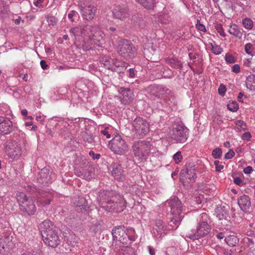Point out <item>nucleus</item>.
<instances>
[{
    "instance_id": "nucleus-33",
    "label": "nucleus",
    "mask_w": 255,
    "mask_h": 255,
    "mask_svg": "<svg viewBox=\"0 0 255 255\" xmlns=\"http://www.w3.org/2000/svg\"><path fill=\"white\" fill-rule=\"evenodd\" d=\"M136 1L148 9H153L156 3L155 0H136Z\"/></svg>"
},
{
    "instance_id": "nucleus-23",
    "label": "nucleus",
    "mask_w": 255,
    "mask_h": 255,
    "mask_svg": "<svg viewBox=\"0 0 255 255\" xmlns=\"http://www.w3.org/2000/svg\"><path fill=\"white\" fill-rule=\"evenodd\" d=\"M238 203L241 210L244 212L248 211L251 207L250 198L247 195L241 196L238 198Z\"/></svg>"
},
{
    "instance_id": "nucleus-37",
    "label": "nucleus",
    "mask_w": 255,
    "mask_h": 255,
    "mask_svg": "<svg viewBox=\"0 0 255 255\" xmlns=\"http://www.w3.org/2000/svg\"><path fill=\"white\" fill-rule=\"evenodd\" d=\"M198 223L200 224H209L210 223V219L206 213H201L197 219Z\"/></svg>"
},
{
    "instance_id": "nucleus-57",
    "label": "nucleus",
    "mask_w": 255,
    "mask_h": 255,
    "mask_svg": "<svg viewBox=\"0 0 255 255\" xmlns=\"http://www.w3.org/2000/svg\"><path fill=\"white\" fill-rule=\"evenodd\" d=\"M251 137V133L249 132H246L242 135V139L246 140H249Z\"/></svg>"
},
{
    "instance_id": "nucleus-47",
    "label": "nucleus",
    "mask_w": 255,
    "mask_h": 255,
    "mask_svg": "<svg viewBox=\"0 0 255 255\" xmlns=\"http://www.w3.org/2000/svg\"><path fill=\"white\" fill-rule=\"evenodd\" d=\"M254 50V45L251 43H247L245 46V51L248 54H252Z\"/></svg>"
},
{
    "instance_id": "nucleus-25",
    "label": "nucleus",
    "mask_w": 255,
    "mask_h": 255,
    "mask_svg": "<svg viewBox=\"0 0 255 255\" xmlns=\"http://www.w3.org/2000/svg\"><path fill=\"white\" fill-rule=\"evenodd\" d=\"M228 32L234 37L241 39L243 36V29L235 23L231 24L228 29Z\"/></svg>"
},
{
    "instance_id": "nucleus-49",
    "label": "nucleus",
    "mask_w": 255,
    "mask_h": 255,
    "mask_svg": "<svg viewBox=\"0 0 255 255\" xmlns=\"http://www.w3.org/2000/svg\"><path fill=\"white\" fill-rule=\"evenodd\" d=\"M225 59L227 63L233 64L236 62L235 58L229 53H227Z\"/></svg>"
},
{
    "instance_id": "nucleus-40",
    "label": "nucleus",
    "mask_w": 255,
    "mask_h": 255,
    "mask_svg": "<svg viewBox=\"0 0 255 255\" xmlns=\"http://www.w3.org/2000/svg\"><path fill=\"white\" fill-rule=\"evenodd\" d=\"M227 244L230 247H234L238 242V239L235 236H230L225 239Z\"/></svg>"
},
{
    "instance_id": "nucleus-29",
    "label": "nucleus",
    "mask_w": 255,
    "mask_h": 255,
    "mask_svg": "<svg viewBox=\"0 0 255 255\" xmlns=\"http://www.w3.org/2000/svg\"><path fill=\"white\" fill-rule=\"evenodd\" d=\"M127 66L126 64L122 61H118L117 59H115L114 63H113V68L112 71L117 73H122L126 70Z\"/></svg>"
},
{
    "instance_id": "nucleus-13",
    "label": "nucleus",
    "mask_w": 255,
    "mask_h": 255,
    "mask_svg": "<svg viewBox=\"0 0 255 255\" xmlns=\"http://www.w3.org/2000/svg\"><path fill=\"white\" fill-rule=\"evenodd\" d=\"M211 231L209 224H197L196 229L188 233L187 237L190 239L196 240L207 235Z\"/></svg>"
},
{
    "instance_id": "nucleus-10",
    "label": "nucleus",
    "mask_w": 255,
    "mask_h": 255,
    "mask_svg": "<svg viewBox=\"0 0 255 255\" xmlns=\"http://www.w3.org/2000/svg\"><path fill=\"white\" fill-rule=\"evenodd\" d=\"M109 146L113 152L119 155L125 154L128 148L126 141L119 134L116 135L109 142Z\"/></svg>"
},
{
    "instance_id": "nucleus-26",
    "label": "nucleus",
    "mask_w": 255,
    "mask_h": 255,
    "mask_svg": "<svg viewBox=\"0 0 255 255\" xmlns=\"http://www.w3.org/2000/svg\"><path fill=\"white\" fill-rule=\"evenodd\" d=\"M98 27L96 25L92 26L90 25H87L84 26H82L81 29V35H83L85 36H87L88 39H89L92 36L95 31L97 30Z\"/></svg>"
},
{
    "instance_id": "nucleus-41",
    "label": "nucleus",
    "mask_w": 255,
    "mask_h": 255,
    "mask_svg": "<svg viewBox=\"0 0 255 255\" xmlns=\"http://www.w3.org/2000/svg\"><path fill=\"white\" fill-rule=\"evenodd\" d=\"M68 17L71 22H74L77 20L79 17L78 13L75 10H71L68 14Z\"/></svg>"
},
{
    "instance_id": "nucleus-15",
    "label": "nucleus",
    "mask_w": 255,
    "mask_h": 255,
    "mask_svg": "<svg viewBox=\"0 0 255 255\" xmlns=\"http://www.w3.org/2000/svg\"><path fill=\"white\" fill-rule=\"evenodd\" d=\"M121 95L120 101L121 104L124 105H128L131 104L134 98L133 92L130 88L121 87L119 90Z\"/></svg>"
},
{
    "instance_id": "nucleus-11",
    "label": "nucleus",
    "mask_w": 255,
    "mask_h": 255,
    "mask_svg": "<svg viewBox=\"0 0 255 255\" xmlns=\"http://www.w3.org/2000/svg\"><path fill=\"white\" fill-rule=\"evenodd\" d=\"M132 125L135 133L139 138L143 137L149 132V124L142 118H136L133 121Z\"/></svg>"
},
{
    "instance_id": "nucleus-64",
    "label": "nucleus",
    "mask_w": 255,
    "mask_h": 255,
    "mask_svg": "<svg viewBox=\"0 0 255 255\" xmlns=\"http://www.w3.org/2000/svg\"><path fill=\"white\" fill-rule=\"evenodd\" d=\"M236 125L237 126L240 127L241 128H244V127H245V126H246L244 122L242 120L237 121Z\"/></svg>"
},
{
    "instance_id": "nucleus-45",
    "label": "nucleus",
    "mask_w": 255,
    "mask_h": 255,
    "mask_svg": "<svg viewBox=\"0 0 255 255\" xmlns=\"http://www.w3.org/2000/svg\"><path fill=\"white\" fill-rule=\"evenodd\" d=\"M82 26L75 27L70 30V33L73 36H79L81 33Z\"/></svg>"
},
{
    "instance_id": "nucleus-21",
    "label": "nucleus",
    "mask_w": 255,
    "mask_h": 255,
    "mask_svg": "<svg viewBox=\"0 0 255 255\" xmlns=\"http://www.w3.org/2000/svg\"><path fill=\"white\" fill-rule=\"evenodd\" d=\"M52 179V175L50 174V171L47 168L41 170L37 178L38 182L43 185L50 183Z\"/></svg>"
},
{
    "instance_id": "nucleus-39",
    "label": "nucleus",
    "mask_w": 255,
    "mask_h": 255,
    "mask_svg": "<svg viewBox=\"0 0 255 255\" xmlns=\"http://www.w3.org/2000/svg\"><path fill=\"white\" fill-rule=\"evenodd\" d=\"M242 23L244 27L251 30L253 27L254 23L253 21L249 18H245L243 20Z\"/></svg>"
},
{
    "instance_id": "nucleus-9",
    "label": "nucleus",
    "mask_w": 255,
    "mask_h": 255,
    "mask_svg": "<svg viewBox=\"0 0 255 255\" xmlns=\"http://www.w3.org/2000/svg\"><path fill=\"white\" fill-rule=\"evenodd\" d=\"M136 51V48L130 41L125 39L119 41L117 51L120 55L126 59L134 57Z\"/></svg>"
},
{
    "instance_id": "nucleus-58",
    "label": "nucleus",
    "mask_w": 255,
    "mask_h": 255,
    "mask_svg": "<svg viewBox=\"0 0 255 255\" xmlns=\"http://www.w3.org/2000/svg\"><path fill=\"white\" fill-rule=\"evenodd\" d=\"M128 72V77L130 78H134L135 77V70L133 68H129Z\"/></svg>"
},
{
    "instance_id": "nucleus-24",
    "label": "nucleus",
    "mask_w": 255,
    "mask_h": 255,
    "mask_svg": "<svg viewBox=\"0 0 255 255\" xmlns=\"http://www.w3.org/2000/svg\"><path fill=\"white\" fill-rule=\"evenodd\" d=\"M11 239L9 237L4 236L0 239V254H4L8 252L11 246Z\"/></svg>"
},
{
    "instance_id": "nucleus-62",
    "label": "nucleus",
    "mask_w": 255,
    "mask_h": 255,
    "mask_svg": "<svg viewBox=\"0 0 255 255\" xmlns=\"http://www.w3.org/2000/svg\"><path fill=\"white\" fill-rule=\"evenodd\" d=\"M196 26L198 29L201 31L204 32L206 31L205 27L203 24H201L200 23H197V24H196Z\"/></svg>"
},
{
    "instance_id": "nucleus-30",
    "label": "nucleus",
    "mask_w": 255,
    "mask_h": 255,
    "mask_svg": "<svg viewBox=\"0 0 255 255\" xmlns=\"http://www.w3.org/2000/svg\"><path fill=\"white\" fill-rule=\"evenodd\" d=\"M154 230L156 231L158 235L161 236L164 234L166 226L162 221L157 219L155 220Z\"/></svg>"
},
{
    "instance_id": "nucleus-63",
    "label": "nucleus",
    "mask_w": 255,
    "mask_h": 255,
    "mask_svg": "<svg viewBox=\"0 0 255 255\" xmlns=\"http://www.w3.org/2000/svg\"><path fill=\"white\" fill-rule=\"evenodd\" d=\"M40 66L41 68L43 69H46L48 67V65L46 64V62L44 60H41L40 62Z\"/></svg>"
},
{
    "instance_id": "nucleus-61",
    "label": "nucleus",
    "mask_w": 255,
    "mask_h": 255,
    "mask_svg": "<svg viewBox=\"0 0 255 255\" xmlns=\"http://www.w3.org/2000/svg\"><path fill=\"white\" fill-rule=\"evenodd\" d=\"M234 183L237 185H241L243 182L242 180L240 177H236L234 178Z\"/></svg>"
},
{
    "instance_id": "nucleus-6",
    "label": "nucleus",
    "mask_w": 255,
    "mask_h": 255,
    "mask_svg": "<svg viewBox=\"0 0 255 255\" xmlns=\"http://www.w3.org/2000/svg\"><path fill=\"white\" fill-rule=\"evenodd\" d=\"M16 200L19 206L20 211L29 216L35 214L36 207L33 200L26 196L23 192H17Z\"/></svg>"
},
{
    "instance_id": "nucleus-22",
    "label": "nucleus",
    "mask_w": 255,
    "mask_h": 255,
    "mask_svg": "<svg viewBox=\"0 0 255 255\" xmlns=\"http://www.w3.org/2000/svg\"><path fill=\"white\" fill-rule=\"evenodd\" d=\"M112 234L114 239L123 242H124L125 239L128 236L127 234L124 230V227L122 226L115 227L112 230Z\"/></svg>"
},
{
    "instance_id": "nucleus-60",
    "label": "nucleus",
    "mask_w": 255,
    "mask_h": 255,
    "mask_svg": "<svg viewBox=\"0 0 255 255\" xmlns=\"http://www.w3.org/2000/svg\"><path fill=\"white\" fill-rule=\"evenodd\" d=\"M232 68V71L236 73H238L240 71V67L238 64L233 65Z\"/></svg>"
},
{
    "instance_id": "nucleus-27",
    "label": "nucleus",
    "mask_w": 255,
    "mask_h": 255,
    "mask_svg": "<svg viewBox=\"0 0 255 255\" xmlns=\"http://www.w3.org/2000/svg\"><path fill=\"white\" fill-rule=\"evenodd\" d=\"M78 212H83L89 209L88 202L84 197L78 198L77 203L75 205Z\"/></svg>"
},
{
    "instance_id": "nucleus-54",
    "label": "nucleus",
    "mask_w": 255,
    "mask_h": 255,
    "mask_svg": "<svg viewBox=\"0 0 255 255\" xmlns=\"http://www.w3.org/2000/svg\"><path fill=\"white\" fill-rule=\"evenodd\" d=\"M226 87L223 84H221L218 88V93L219 95L223 96L225 94Z\"/></svg>"
},
{
    "instance_id": "nucleus-2",
    "label": "nucleus",
    "mask_w": 255,
    "mask_h": 255,
    "mask_svg": "<svg viewBox=\"0 0 255 255\" xmlns=\"http://www.w3.org/2000/svg\"><path fill=\"white\" fill-rule=\"evenodd\" d=\"M39 230L45 245L56 248L60 243V240L55 227L50 220H45L39 225Z\"/></svg>"
},
{
    "instance_id": "nucleus-56",
    "label": "nucleus",
    "mask_w": 255,
    "mask_h": 255,
    "mask_svg": "<svg viewBox=\"0 0 255 255\" xmlns=\"http://www.w3.org/2000/svg\"><path fill=\"white\" fill-rule=\"evenodd\" d=\"M89 154L94 160L99 159L101 157V155L100 154H96L92 150L89 151Z\"/></svg>"
},
{
    "instance_id": "nucleus-12",
    "label": "nucleus",
    "mask_w": 255,
    "mask_h": 255,
    "mask_svg": "<svg viewBox=\"0 0 255 255\" xmlns=\"http://www.w3.org/2000/svg\"><path fill=\"white\" fill-rule=\"evenodd\" d=\"M80 11L83 17L87 20H91L96 17L98 9L97 6L91 2H86L80 6Z\"/></svg>"
},
{
    "instance_id": "nucleus-7",
    "label": "nucleus",
    "mask_w": 255,
    "mask_h": 255,
    "mask_svg": "<svg viewBox=\"0 0 255 255\" xmlns=\"http://www.w3.org/2000/svg\"><path fill=\"white\" fill-rule=\"evenodd\" d=\"M171 209L172 217L171 218V226H177L179 225L183 217L181 215L183 206L181 201L177 197H174L167 201Z\"/></svg>"
},
{
    "instance_id": "nucleus-36",
    "label": "nucleus",
    "mask_w": 255,
    "mask_h": 255,
    "mask_svg": "<svg viewBox=\"0 0 255 255\" xmlns=\"http://www.w3.org/2000/svg\"><path fill=\"white\" fill-rule=\"evenodd\" d=\"M247 88L250 90H255V75L253 74L247 77L246 81Z\"/></svg>"
},
{
    "instance_id": "nucleus-46",
    "label": "nucleus",
    "mask_w": 255,
    "mask_h": 255,
    "mask_svg": "<svg viewBox=\"0 0 255 255\" xmlns=\"http://www.w3.org/2000/svg\"><path fill=\"white\" fill-rule=\"evenodd\" d=\"M212 47V51L216 55L220 54L222 51L223 49L219 45H214L213 44H211Z\"/></svg>"
},
{
    "instance_id": "nucleus-19",
    "label": "nucleus",
    "mask_w": 255,
    "mask_h": 255,
    "mask_svg": "<svg viewBox=\"0 0 255 255\" xmlns=\"http://www.w3.org/2000/svg\"><path fill=\"white\" fill-rule=\"evenodd\" d=\"M53 199L51 192L42 191L39 192L37 196V202L43 206L49 205Z\"/></svg>"
},
{
    "instance_id": "nucleus-50",
    "label": "nucleus",
    "mask_w": 255,
    "mask_h": 255,
    "mask_svg": "<svg viewBox=\"0 0 255 255\" xmlns=\"http://www.w3.org/2000/svg\"><path fill=\"white\" fill-rule=\"evenodd\" d=\"M160 20L163 23H167L171 20V17L168 13H164L160 17Z\"/></svg>"
},
{
    "instance_id": "nucleus-5",
    "label": "nucleus",
    "mask_w": 255,
    "mask_h": 255,
    "mask_svg": "<svg viewBox=\"0 0 255 255\" xmlns=\"http://www.w3.org/2000/svg\"><path fill=\"white\" fill-rule=\"evenodd\" d=\"M151 146L149 141L142 140L134 141L131 148L136 158L140 161H142L148 158L151 150Z\"/></svg>"
},
{
    "instance_id": "nucleus-4",
    "label": "nucleus",
    "mask_w": 255,
    "mask_h": 255,
    "mask_svg": "<svg viewBox=\"0 0 255 255\" xmlns=\"http://www.w3.org/2000/svg\"><path fill=\"white\" fill-rule=\"evenodd\" d=\"M188 130L182 122H176L171 126L168 135L177 143H184L188 137Z\"/></svg>"
},
{
    "instance_id": "nucleus-51",
    "label": "nucleus",
    "mask_w": 255,
    "mask_h": 255,
    "mask_svg": "<svg viewBox=\"0 0 255 255\" xmlns=\"http://www.w3.org/2000/svg\"><path fill=\"white\" fill-rule=\"evenodd\" d=\"M111 129H110L109 127H106L104 129L101 130V133L104 136H106L107 138H110L111 137Z\"/></svg>"
},
{
    "instance_id": "nucleus-43",
    "label": "nucleus",
    "mask_w": 255,
    "mask_h": 255,
    "mask_svg": "<svg viewBox=\"0 0 255 255\" xmlns=\"http://www.w3.org/2000/svg\"><path fill=\"white\" fill-rule=\"evenodd\" d=\"M46 20L49 26H53L55 25L58 21L57 19L52 15L47 16Z\"/></svg>"
},
{
    "instance_id": "nucleus-14",
    "label": "nucleus",
    "mask_w": 255,
    "mask_h": 255,
    "mask_svg": "<svg viewBox=\"0 0 255 255\" xmlns=\"http://www.w3.org/2000/svg\"><path fill=\"white\" fill-rule=\"evenodd\" d=\"M3 148L5 152L11 158H14L20 154V148L15 141L7 140L3 144Z\"/></svg>"
},
{
    "instance_id": "nucleus-48",
    "label": "nucleus",
    "mask_w": 255,
    "mask_h": 255,
    "mask_svg": "<svg viewBox=\"0 0 255 255\" xmlns=\"http://www.w3.org/2000/svg\"><path fill=\"white\" fill-rule=\"evenodd\" d=\"M173 157L176 164L180 163L183 159V157L180 151H177L175 153Z\"/></svg>"
},
{
    "instance_id": "nucleus-18",
    "label": "nucleus",
    "mask_w": 255,
    "mask_h": 255,
    "mask_svg": "<svg viewBox=\"0 0 255 255\" xmlns=\"http://www.w3.org/2000/svg\"><path fill=\"white\" fill-rule=\"evenodd\" d=\"M112 175L115 180L123 181L125 179V171L121 164L118 163L112 164Z\"/></svg>"
},
{
    "instance_id": "nucleus-31",
    "label": "nucleus",
    "mask_w": 255,
    "mask_h": 255,
    "mask_svg": "<svg viewBox=\"0 0 255 255\" xmlns=\"http://www.w3.org/2000/svg\"><path fill=\"white\" fill-rule=\"evenodd\" d=\"M162 101L168 106H175L177 104L174 93L171 90V93L165 95Z\"/></svg>"
},
{
    "instance_id": "nucleus-32",
    "label": "nucleus",
    "mask_w": 255,
    "mask_h": 255,
    "mask_svg": "<svg viewBox=\"0 0 255 255\" xmlns=\"http://www.w3.org/2000/svg\"><path fill=\"white\" fill-rule=\"evenodd\" d=\"M217 217L220 221H222L221 224L223 225H227V223L229 222L227 219L228 216L227 211L223 209H220L217 212Z\"/></svg>"
},
{
    "instance_id": "nucleus-38",
    "label": "nucleus",
    "mask_w": 255,
    "mask_h": 255,
    "mask_svg": "<svg viewBox=\"0 0 255 255\" xmlns=\"http://www.w3.org/2000/svg\"><path fill=\"white\" fill-rule=\"evenodd\" d=\"M75 174L77 176L83 179L89 180L91 178V176H90L89 173L85 172L84 169H81V170H76Z\"/></svg>"
},
{
    "instance_id": "nucleus-16",
    "label": "nucleus",
    "mask_w": 255,
    "mask_h": 255,
    "mask_svg": "<svg viewBox=\"0 0 255 255\" xmlns=\"http://www.w3.org/2000/svg\"><path fill=\"white\" fill-rule=\"evenodd\" d=\"M13 130V125L10 120L7 118L0 117V134H8Z\"/></svg>"
},
{
    "instance_id": "nucleus-1",
    "label": "nucleus",
    "mask_w": 255,
    "mask_h": 255,
    "mask_svg": "<svg viewBox=\"0 0 255 255\" xmlns=\"http://www.w3.org/2000/svg\"><path fill=\"white\" fill-rule=\"evenodd\" d=\"M98 199L101 207L109 212L120 213L126 207L127 202L123 196L114 191L101 190Z\"/></svg>"
},
{
    "instance_id": "nucleus-17",
    "label": "nucleus",
    "mask_w": 255,
    "mask_h": 255,
    "mask_svg": "<svg viewBox=\"0 0 255 255\" xmlns=\"http://www.w3.org/2000/svg\"><path fill=\"white\" fill-rule=\"evenodd\" d=\"M113 15L114 18L121 20H125L129 17V13L126 7L122 5H117L113 10Z\"/></svg>"
},
{
    "instance_id": "nucleus-44",
    "label": "nucleus",
    "mask_w": 255,
    "mask_h": 255,
    "mask_svg": "<svg viewBox=\"0 0 255 255\" xmlns=\"http://www.w3.org/2000/svg\"><path fill=\"white\" fill-rule=\"evenodd\" d=\"M222 154V149L220 148H216L213 150L212 155L215 159H218L221 157Z\"/></svg>"
},
{
    "instance_id": "nucleus-20",
    "label": "nucleus",
    "mask_w": 255,
    "mask_h": 255,
    "mask_svg": "<svg viewBox=\"0 0 255 255\" xmlns=\"http://www.w3.org/2000/svg\"><path fill=\"white\" fill-rule=\"evenodd\" d=\"M153 94L158 99L163 100L165 95L171 93V90L162 85H154L152 87Z\"/></svg>"
},
{
    "instance_id": "nucleus-3",
    "label": "nucleus",
    "mask_w": 255,
    "mask_h": 255,
    "mask_svg": "<svg viewBox=\"0 0 255 255\" xmlns=\"http://www.w3.org/2000/svg\"><path fill=\"white\" fill-rule=\"evenodd\" d=\"M196 167L194 162H187L181 170L180 181L186 189H189L195 182L196 176Z\"/></svg>"
},
{
    "instance_id": "nucleus-28",
    "label": "nucleus",
    "mask_w": 255,
    "mask_h": 255,
    "mask_svg": "<svg viewBox=\"0 0 255 255\" xmlns=\"http://www.w3.org/2000/svg\"><path fill=\"white\" fill-rule=\"evenodd\" d=\"M114 61L115 59H112L108 57H105L100 60V63L102 66L112 71Z\"/></svg>"
},
{
    "instance_id": "nucleus-34",
    "label": "nucleus",
    "mask_w": 255,
    "mask_h": 255,
    "mask_svg": "<svg viewBox=\"0 0 255 255\" xmlns=\"http://www.w3.org/2000/svg\"><path fill=\"white\" fill-rule=\"evenodd\" d=\"M166 63L169 64L172 68L176 69H182L183 66L181 62L178 59L168 58L166 59Z\"/></svg>"
},
{
    "instance_id": "nucleus-53",
    "label": "nucleus",
    "mask_w": 255,
    "mask_h": 255,
    "mask_svg": "<svg viewBox=\"0 0 255 255\" xmlns=\"http://www.w3.org/2000/svg\"><path fill=\"white\" fill-rule=\"evenodd\" d=\"M216 30L220 35L222 37L226 36V33L224 32L222 25L221 24H217L216 26Z\"/></svg>"
},
{
    "instance_id": "nucleus-42",
    "label": "nucleus",
    "mask_w": 255,
    "mask_h": 255,
    "mask_svg": "<svg viewBox=\"0 0 255 255\" xmlns=\"http://www.w3.org/2000/svg\"><path fill=\"white\" fill-rule=\"evenodd\" d=\"M228 109L231 112H235L239 109L238 104L235 101L230 102L227 105Z\"/></svg>"
},
{
    "instance_id": "nucleus-52",
    "label": "nucleus",
    "mask_w": 255,
    "mask_h": 255,
    "mask_svg": "<svg viewBox=\"0 0 255 255\" xmlns=\"http://www.w3.org/2000/svg\"><path fill=\"white\" fill-rule=\"evenodd\" d=\"M214 165H215L216 171L218 172H221V170L224 168V165L220 164L219 160H215L214 162Z\"/></svg>"
},
{
    "instance_id": "nucleus-35",
    "label": "nucleus",
    "mask_w": 255,
    "mask_h": 255,
    "mask_svg": "<svg viewBox=\"0 0 255 255\" xmlns=\"http://www.w3.org/2000/svg\"><path fill=\"white\" fill-rule=\"evenodd\" d=\"M82 136L83 140L89 143H92L94 141V137L91 131L88 129H86L82 132Z\"/></svg>"
},
{
    "instance_id": "nucleus-8",
    "label": "nucleus",
    "mask_w": 255,
    "mask_h": 255,
    "mask_svg": "<svg viewBox=\"0 0 255 255\" xmlns=\"http://www.w3.org/2000/svg\"><path fill=\"white\" fill-rule=\"evenodd\" d=\"M104 33L98 27L93 33L92 36L89 39L85 38L83 41L82 47L85 50H90L91 49H96L98 47H102L104 44Z\"/></svg>"
},
{
    "instance_id": "nucleus-59",
    "label": "nucleus",
    "mask_w": 255,
    "mask_h": 255,
    "mask_svg": "<svg viewBox=\"0 0 255 255\" xmlns=\"http://www.w3.org/2000/svg\"><path fill=\"white\" fill-rule=\"evenodd\" d=\"M253 170L252 167L248 166L244 169L243 171L245 174H250Z\"/></svg>"
},
{
    "instance_id": "nucleus-55",
    "label": "nucleus",
    "mask_w": 255,
    "mask_h": 255,
    "mask_svg": "<svg viewBox=\"0 0 255 255\" xmlns=\"http://www.w3.org/2000/svg\"><path fill=\"white\" fill-rule=\"evenodd\" d=\"M235 153L233 149H230L229 151L225 155V159H231L235 155Z\"/></svg>"
}]
</instances>
